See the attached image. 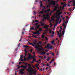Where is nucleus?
<instances>
[{
  "label": "nucleus",
  "instance_id": "obj_60",
  "mask_svg": "<svg viewBox=\"0 0 75 75\" xmlns=\"http://www.w3.org/2000/svg\"><path fill=\"white\" fill-rule=\"evenodd\" d=\"M62 12H61L60 13H59V15H61V14H62Z\"/></svg>",
  "mask_w": 75,
  "mask_h": 75
},
{
  "label": "nucleus",
  "instance_id": "obj_14",
  "mask_svg": "<svg viewBox=\"0 0 75 75\" xmlns=\"http://www.w3.org/2000/svg\"><path fill=\"white\" fill-rule=\"evenodd\" d=\"M23 47L26 48H29V46L27 45H24L23 46Z\"/></svg>",
  "mask_w": 75,
  "mask_h": 75
},
{
  "label": "nucleus",
  "instance_id": "obj_11",
  "mask_svg": "<svg viewBox=\"0 0 75 75\" xmlns=\"http://www.w3.org/2000/svg\"><path fill=\"white\" fill-rule=\"evenodd\" d=\"M65 29L64 28L63 30V31H62V35H64V33H65Z\"/></svg>",
  "mask_w": 75,
  "mask_h": 75
},
{
  "label": "nucleus",
  "instance_id": "obj_59",
  "mask_svg": "<svg viewBox=\"0 0 75 75\" xmlns=\"http://www.w3.org/2000/svg\"><path fill=\"white\" fill-rule=\"evenodd\" d=\"M45 16H46V15H45L44 14L43 16V17H45Z\"/></svg>",
  "mask_w": 75,
  "mask_h": 75
},
{
  "label": "nucleus",
  "instance_id": "obj_40",
  "mask_svg": "<svg viewBox=\"0 0 75 75\" xmlns=\"http://www.w3.org/2000/svg\"><path fill=\"white\" fill-rule=\"evenodd\" d=\"M35 48H36L37 49H38V47H37V45H36V46L35 47Z\"/></svg>",
  "mask_w": 75,
  "mask_h": 75
},
{
  "label": "nucleus",
  "instance_id": "obj_12",
  "mask_svg": "<svg viewBox=\"0 0 75 75\" xmlns=\"http://www.w3.org/2000/svg\"><path fill=\"white\" fill-rule=\"evenodd\" d=\"M29 56L28 57V58H32V57L31 56V54H29Z\"/></svg>",
  "mask_w": 75,
  "mask_h": 75
},
{
  "label": "nucleus",
  "instance_id": "obj_55",
  "mask_svg": "<svg viewBox=\"0 0 75 75\" xmlns=\"http://www.w3.org/2000/svg\"><path fill=\"white\" fill-rule=\"evenodd\" d=\"M42 21H45V19H44V18H43V19H42Z\"/></svg>",
  "mask_w": 75,
  "mask_h": 75
},
{
  "label": "nucleus",
  "instance_id": "obj_13",
  "mask_svg": "<svg viewBox=\"0 0 75 75\" xmlns=\"http://www.w3.org/2000/svg\"><path fill=\"white\" fill-rule=\"evenodd\" d=\"M43 50V48H38V51H41V50Z\"/></svg>",
  "mask_w": 75,
  "mask_h": 75
},
{
  "label": "nucleus",
  "instance_id": "obj_28",
  "mask_svg": "<svg viewBox=\"0 0 75 75\" xmlns=\"http://www.w3.org/2000/svg\"><path fill=\"white\" fill-rule=\"evenodd\" d=\"M73 1H74V0H72L70 1H69L68 3H71V2H73Z\"/></svg>",
  "mask_w": 75,
  "mask_h": 75
},
{
  "label": "nucleus",
  "instance_id": "obj_48",
  "mask_svg": "<svg viewBox=\"0 0 75 75\" xmlns=\"http://www.w3.org/2000/svg\"><path fill=\"white\" fill-rule=\"evenodd\" d=\"M37 68V69H40V68H39V67H36Z\"/></svg>",
  "mask_w": 75,
  "mask_h": 75
},
{
  "label": "nucleus",
  "instance_id": "obj_30",
  "mask_svg": "<svg viewBox=\"0 0 75 75\" xmlns=\"http://www.w3.org/2000/svg\"><path fill=\"white\" fill-rule=\"evenodd\" d=\"M49 30L50 31L49 32L50 33H52V30L49 29Z\"/></svg>",
  "mask_w": 75,
  "mask_h": 75
},
{
  "label": "nucleus",
  "instance_id": "obj_43",
  "mask_svg": "<svg viewBox=\"0 0 75 75\" xmlns=\"http://www.w3.org/2000/svg\"><path fill=\"white\" fill-rule=\"evenodd\" d=\"M50 6L49 5H47V8H48V7H50Z\"/></svg>",
  "mask_w": 75,
  "mask_h": 75
},
{
  "label": "nucleus",
  "instance_id": "obj_20",
  "mask_svg": "<svg viewBox=\"0 0 75 75\" xmlns=\"http://www.w3.org/2000/svg\"><path fill=\"white\" fill-rule=\"evenodd\" d=\"M41 23H42L41 25L42 26H44V25L45 24V23H42L41 22Z\"/></svg>",
  "mask_w": 75,
  "mask_h": 75
},
{
  "label": "nucleus",
  "instance_id": "obj_47",
  "mask_svg": "<svg viewBox=\"0 0 75 75\" xmlns=\"http://www.w3.org/2000/svg\"><path fill=\"white\" fill-rule=\"evenodd\" d=\"M20 45H21L20 44H19L18 45V47H20Z\"/></svg>",
  "mask_w": 75,
  "mask_h": 75
},
{
  "label": "nucleus",
  "instance_id": "obj_31",
  "mask_svg": "<svg viewBox=\"0 0 75 75\" xmlns=\"http://www.w3.org/2000/svg\"><path fill=\"white\" fill-rule=\"evenodd\" d=\"M27 66H23V68H27Z\"/></svg>",
  "mask_w": 75,
  "mask_h": 75
},
{
  "label": "nucleus",
  "instance_id": "obj_36",
  "mask_svg": "<svg viewBox=\"0 0 75 75\" xmlns=\"http://www.w3.org/2000/svg\"><path fill=\"white\" fill-rule=\"evenodd\" d=\"M28 44H29L30 45H32V44H33V43H32L30 42H28Z\"/></svg>",
  "mask_w": 75,
  "mask_h": 75
},
{
  "label": "nucleus",
  "instance_id": "obj_23",
  "mask_svg": "<svg viewBox=\"0 0 75 75\" xmlns=\"http://www.w3.org/2000/svg\"><path fill=\"white\" fill-rule=\"evenodd\" d=\"M45 37H44V35H42L41 38L42 39H44Z\"/></svg>",
  "mask_w": 75,
  "mask_h": 75
},
{
  "label": "nucleus",
  "instance_id": "obj_63",
  "mask_svg": "<svg viewBox=\"0 0 75 75\" xmlns=\"http://www.w3.org/2000/svg\"><path fill=\"white\" fill-rule=\"evenodd\" d=\"M37 32H38V33H40V30H38L37 31Z\"/></svg>",
  "mask_w": 75,
  "mask_h": 75
},
{
  "label": "nucleus",
  "instance_id": "obj_34",
  "mask_svg": "<svg viewBox=\"0 0 75 75\" xmlns=\"http://www.w3.org/2000/svg\"><path fill=\"white\" fill-rule=\"evenodd\" d=\"M21 60V61H23V59L21 58V59H19V60Z\"/></svg>",
  "mask_w": 75,
  "mask_h": 75
},
{
  "label": "nucleus",
  "instance_id": "obj_61",
  "mask_svg": "<svg viewBox=\"0 0 75 75\" xmlns=\"http://www.w3.org/2000/svg\"><path fill=\"white\" fill-rule=\"evenodd\" d=\"M25 54H27V51H25Z\"/></svg>",
  "mask_w": 75,
  "mask_h": 75
},
{
  "label": "nucleus",
  "instance_id": "obj_21",
  "mask_svg": "<svg viewBox=\"0 0 75 75\" xmlns=\"http://www.w3.org/2000/svg\"><path fill=\"white\" fill-rule=\"evenodd\" d=\"M36 67H38V66H39V64H37L35 66Z\"/></svg>",
  "mask_w": 75,
  "mask_h": 75
},
{
  "label": "nucleus",
  "instance_id": "obj_58",
  "mask_svg": "<svg viewBox=\"0 0 75 75\" xmlns=\"http://www.w3.org/2000/svg\"><path fill=\"white\" fill-rule=\"evenodd\" d=\"M39 16L41 17V15H39Z\"/></svg>",
  "mask_w": 75,
  "mask_h": 75
},
{
  "label": "nucleus",
  "instance_id": "obj_41",
  "mask_svg": "<svg viewBox=\"0 0 75 75\" xmlns=\"http://www.w3.org/2000/svg\"><path fill=\"white\" fill-rule=\"evenodd\" d=\"M40 53H41V54H43L44 53V52L43 51H42L41 52H40Z\"/></svg>",
  "mask_w": 75,
  "mask_h": 75
},
{
  "label": "nucleus",
  "instance_id": "obj_18",
  "mask_svg": "<svg viewBox=\"0 0 75 75\" xmlns=\"http://www.w3.org/2000/svg\"><path fill=\"white\" fill-rule=\"evenodd\" d=\"M25 65H28V66H30V65L31 64H28V63H24V64Z\"/></svg>",
  "mask_w": 75,
  "mask_h": 75
},
{
  "label": "nucleus",
  "instance_id": "obj_22",
  "mask_svg": "<svg viewBox=\"0 0 75 75\" xmlns=\"http://www.w3.org/2000/svg\"><path fill=\"white\" fill-rule=\"evenodd\" d=\"M55 8L57 10V8H59V7H58V6H55Z\"/></svg>",
  "mask_w": 75,
  "mask_h": 75
},
{
  "label": "nucleus",
  "instance_id": "obj_19",
  "mask_svg": "<svg viewBox=\"0 0 75 75\" xmlns=\"http://www.w3.org/2000/svg\"><path fill=\"white\" fill-rule=\"evenodd\" d=\"M36 33V34H38V35H40V33H38V32L37 31L35 32Z\"/></svg>",
  "mask_w": 75,
  "mask_h": 75
},
{
  "label": "nucleus",
  "instance_id": "obj_10",
  "mask_svg": "<svg viewBox=\"0 0 75 75\" xmlns=\"http://www.w3.org/2000/svg\"><path fill=\"white\" fill-rule=\"evenodd\" d=\"M40 25H39L38 26H37L36 27V28L35 29V30H37V29H39V28H40Z\"/></svg>",
  "mask_w": 75,
  "mask_h": 75
},
{
  "label": "nucleus",
  "instance_id": "obj_39",
  "mask_svg": "<svg viewBox=\"0 0 75 75\" xmlns=\"http://www.w3.org/2000/svg\"><path fill=\"white\" fill-rule=\"evenodd\" d=\"M52 34H53V35H54V34H55V32L52 31Z\"/></svg>",
  "mask_w": 75,
  "mask_h": 75
},
{
  "label": "nucleus",
  "instance_id": "obj_51",
  "mask_svg": "<svg viewBox=\"0 0 75 75\" xmlns=\"http://www.w3.org/2000/svg\"><path fill=\"white\" fill-rule=\"evenodd\" d=\"M30 52H32V49L30 50Z\"/></svg>",
  "mask_w": 75,
  "mask_h": 75
},
{
  "label": "nucleus",
  "instance_id": "obj_57",
  "mask_svg": "<svg viewBox=\"0 0 75 75\" xmlns=\"http://www.w3.org/2000/svg\"><path fill=\"white\" fill-rule=\"evenodd\" d=\"M65 19V17H63L62 18V20H64Z\"/></svg>",
  "mask_w": 75,
  "mask_h": 75
},
{
  "label": "nucleus",
  "instance_id": "obj_46",
  "mask_svg": "<svg viewBox=\"0 0 75 75\" xmlns=\"http://www.w3.org/2000/svg\"><path fill=\"white\" fill-rule=\"evenodd\" d=\"M22 41V40H21V39H20V40L19 41V42H21Z\"/></svg>",
  "mask_w": 75,
  "mask_h": 75
},
{
  "label": "nucleus",
  "instance_id": "obj_52",
  "mask_svg": "<svg viewBox=\"0 0 75 75\" xmlns=\"http://www.w3.org/2000/svg\"><path fill=\"white\" fill-rule=\"evenodd\" d=\"M22 70L23 71H25V69H22Z\"/></svg>",
  "mask_w": 75,
  "mask_h": 75
},
{
  "label": "nucleus",
  "instance_id": "obj_1",
  "mask_svg": "<svg viewBox=\"0 0 75 75\" xmlns=\"http://www.w3.org/2000/svg\"><path fill=\"white\" fill-rule=\"evenodd\" d=\"M48 1L49 4V5H55V1L52 0H51L50 1V0H47Z\"/></svg>",
  "mask_w": 75,
  "mask_h": 75
},
{
  "label": "nucleus",
  "instance_id": "obj_26",
  "mask_svg": "<svg viewBox=\"0 0 75 75\" xmlns=\"http://www.w3.org/2000/svg\"><path fill=\"white\" fill-rule=\"evenodd\" d=\"M39 29V31H40V32H41V31H42V29L41 28H40Z\"/></svg>",
  "mask_w": 75,
  "mask_h": 75
},
{
  "label": "nucleus",
  "instance_id": "obj_24",
  "mask_svg": "<svg viewBox=\"0 0 75 75\" xmlns=\"http://www.w3.org/2000/svg\"><path fill=\"white\" fill-rule=\"evenodd\" d=\"M38 23H35V25L36 26H37V25H38Z\"/></svg>",
  "mask_w": 75,
  "mask_h": 75
},
{
  "label": "nucleus",
  "instance_id": "obj_5",
  "mask_svg": "<svg viewBox=\"0 0 75 75\" xmlns=\"http://www.w3.org/2000/svg\"><path fill=\"white\" fill-rule=\"evenodd\" d=\"M49 27V26L47 25H45V26L43 27V28H46V31H48V27Z\"/></svg>",
  "mask_w": 75,
  "mask_h": 75
},
{
  "label": "nucleus",
  "instance_id": "obj_6",
  "mask_svg": "<svg viewBox=\"0 0 75 75\" xmlns=\"http://www.w3.org/2000/svg\"><path fill=\"white\" fill-rule=\"evenodd\" d=\"M47 12V10L45 11V12H44V11L43 10H42V11H40V14H44V13L45 12V13H46Z\"/></svg>",
  "mask_w": 75,
  "mask_h": 75
},
{
  "label": "nucleus",
  "instance_id": "obj_17",
  "mask_svg": "<svg viewBox=\"0 0 75 75\" xmlns=\"http://www.w3.org/2000/svg\"><path fill=\"white\" fill-rule=\"evenodd\" d=\"M35 23H40V22L38 21V20H35Z\"/></svg>",
  "mask_w": 75,
  "mask_h": 75
},
{
  "label": "nucleus",
  "instance_id": "obj_15",
  "mask_svg": "<svg viewBox=\"0 0 75 75\" xmlns=\"http://www.w3.org/2000/svg\"><path fill=\"white\" fill-rule=\"evenodd\" d=\"M50 54H51V55H52L53 56H54V52H51L49 53Z\"/></svg>",
  "mask_w": 75,
  "mask_h": 75
},
{
  "label": "nucleus",
  "instance_id": "obj_38",
  "mask_svg": "<svg viewBox=\"0 0 75 75\" xmlns=\"http://www.w3.org/2000/svg\"><path fill=\"white\" fill-rule=\"evenodd\" d=\"M33 13H34V14H36V12H35V11H33Z\"/></svg>",
  "mask_w": 75,
  "mask_h": 75
},
{
  "label": "nucleus",
  "instance_id": "obj_29",
  "mask_svg": "<svg viewBox=\"0 0 75 75\" xmlns=\"http://www.w3.org/2000/svg\"><path fill=\"white\" fill-rule=\"evenodd\" d=\"M28 71L29 73H30V74L32 72L30 70H29Z\"/></svg>",
  "mask_w": 75,
  "mask_h": 75
},
{
  "label": "nucleus",
  "instance_id": "obj_37",
  "mask_svg": "<svg viewBox=\"0 0 75 75\" xmlns=\"http://www.w3.org/2000/svg\"><path fill=\"white\" fill-rule=\"evenodd\" d=\"M62 35H59V38H61V37H62Z\"/></svg>",
  "mask_w": 75,
  "mask_h": 75
},
{
  "label": "nucleus",
  "instance_id": "obj_50",
  "mask_svg": "<svg viewBox=\"0 0 75 75\" xmlns=\"http://www.w3.org/2000/svg\"><path fill=\"white\" fill-rule=\"evenodd\" d=\"M45 39H46V40H48V38H47V37H46V38H45Z\"/></svg>",
  "mask_w": 75,
  "mask_h": 75
},
{
  "label": "nucleus",
  "instance_id": "obj_9",
  "mask_svg": "<svg viewBox=\"0 0 75 75\" xmlns=\"http://www.w3.org/2000/svg\"><path fill=\"white\" fill-rule=\"evenodd\" d=\"M39 3L40 4V7H43V6H43V5L42 4V1H40Z\"/></svg>",
  "mask_w": 75,
  "mask_h": 75
},
{
  "label": "nucleus",
  "instance_id": "obj_33",
  "mask_svg": "<svg viewBox=\"0 0 75 75\" xmlns=\"http://www.w3.org/2000/svg\"><path fill=\"white\" fill-rule=\"evenodd\" d=\"M39 44H41V45H42V42H41V41H39Z\"/></svg>",
  "mask_w": 75,
  "mask_h": 75
},
{
  "label": "nucleus",
  "instance_id": "obj_56",
  "mask_svg": "<svg viewBox=\"0 0 75 75\" xmlns=\"http://www.w3.org/2000/svg\"><path fill=\"white\" fill-rule=\"evenodd\" d=\"M54 19H52L51 20V21H54Z\"/></svg>",
  "mask_w": 75,
  "mask_h": 75
},
{
  "label": "nucleus",
  "instance_id": "obj_49",
  "mask_svg": "<svg viewBox=\"0 0 75 75\" xmlns=\"http://www.w3.org/2000/svg\"><path fill=\"white\" fill-rule=\"evenodd\" d=\"M62 30V27L60 26V30Z\"/></svg>",
  "mask_w": 75,
  "mask_h": 75
},
{
  "label": "nucleus",
  "instance_id": "obj_4",
  "mask_svg": "<svg viewBox=\"0 0 75 75\" xmlns=\"http://www.w3.org/2000/svg\"><path fill=\"white\" fill-rule=\"evenodd\" d=\"M45 48H49V49H51L52 48V46H50V45L49 44H47V46H45Z\"/></svg>",
  "mask_w": 75,
  "mask_h": 75
},
{
  "label": "nucleus",
  "instance_id": "obj_16",
  "mask_svg": "<svg viewBox=\"0 0 75 75\" xmlns=\"http://www.w3.org/2000/svg\"><path fill=\"white\" fill-rule=\"evenodd\" d=\"M51 43H52L53 45H55V44L54 43V40H53L51 42Z\"/></svg>",
  "mask_w": 75,
  "mask_h": 75
},
{
  "label": "nucleus",
  "instance_id": "obj_7",
  "mask_svg": "<svg viewBox=\"0 0 75 75\" xmlns=\"http://www.w3.org/2000/svg\"><path fill=\"white\" fill-rule=\"evenodd\" d=\"M57 9H56V8H54L53 10L54 11H56L57 13H60V12H61V11H59V10H57Z\"/></svg>",
  "mask_w": 75,
  "mask_h": 75
},
{
  "label": "nucleus",
  "instance_id": "obj_45",
  "mask_svg": "<svg viewBox=\"0 0 75 75\" xmlns=\"http://www.w3.org/2000/svg\"><path fill=\"white\" fill-rule=\"evenodd\" d=\"M40 60H38V61H36V62H40Z\"/></svg>",
  "mask_w": 75,
  "mask_h": 75
},
{
  "label": "nucleus",
  "instance_id": "obj_27",
  "mask_svg": "<svg viewBox=\"0 0 75 75\" xmlns=\"http://www.w3.org/2000/svg\"><path fill=\"white\" fill-rule=\"evenodd\" d=\"M63 26L64 27V28L65 29V28L66 27V26H65V24H64V23H63Z\"/></svg>",
  "mask_w": 75,
  "mask_h": 75
},
{
  "label": "nucleus",
  "instance_id": "obj_3",
  "mask_svg": "<svg viewBox=\"0 0 75 75\" xmlns=\"http://www.w3.org/2000/svg\"><path fill=\"white\" fill-rule=\"evenodd\" d=\"M51 16V14L50 13H47L46 15V17H43L44 19L45 20L47 18H48L49 17H50Z\"/></svg>",
  "mask_w": 75,
  "mask_h": 75
},
{
  "label": "nucleus",
  "instance_id": "obj_53",
  "mask_svg": "<svg viewBox=\"0 0 75 75\" xmlns=\"http://www.w3.org/2000/svg\"><path fill=\"white\" fill-rule=\"evenodd\" d=\"M46 66H49V64H48V63H47Z\"/></svg>",
  "mask_w": 75,
  "mask_h": 75
},
{
  "label": "nucleus",
  "instance_id": "obj_2",
  "mask_svg": "<svg viewBox=\"0 0 75 75\" xmlns=\"http://www.w3.org/2000/svg\"><path fill=\"white\" fill-rule=\"evenodd\" d=\"M55 17L56 18H57V19L56 21V22L58 23V20H59V18H60V16H59V14H57Z\"/></svg>",
  "mask_w": 75,
  "mask_h": 75
},
{
  "label": "nucleus",
  "instance_id": "obj_42",
  "mask_svg": "<svg viewBox=\"0 0 75 75\" xmlns=\"http://www.w3.org/2000/svg\"><path fill=\"white\" fill-rule=\"evenodd\" d=\"M54 59H53L52 60V62H54Z\"/></svg>",
  "mask_w": 75,
  "mask_h": 75
},
{
  "label": "nucleus",
  "instance_id": "obj_62",
  "mask_svg": "<svg viewBox=\"0 0 75 75\" xmlns=\"http://www.w3.org/2000/svg\"><path fill=\"white\" fill-rule=\"evenodd\" d=\"M51 37H54V35H51Z\"/></svg>",
  "mask_w": 75,
  "mask_h": 75
},
{
  "label": "nucleus",
  "instance_id": "obj_64",
  "mask_svg": "<svg viewBox=\"0 0 75 75\" xmlns=\"http://www.w3.org/2000/svg\"><path fill=\"white\" fill-rule=\"evenodd\" d=\"M59 34H60V33H59H59H57V35H59Z\"/></svg>",
  "mask_w": 75,
  "mask_h": 75
},
{
  "label": "nucleus",
  "instance_id": "obj_32",
  "mask_svg": "<svg viewBox=\"0 0 75 75\" xmlns=\"http://www.w3.org/2000/svg\"><path fill=\"white\" fill-rule=\"evenodd\" d=\"M47 12H49V11H50V9H48L47 10H46Z\"/></svg>",
  "mask_w": 75,
  "mask_h": 75
},
{
  "label": "nucleus",
  "instance_id": "obj_8",
  "mask_svg": "<svg viewBox=\"0 0 75 75\" xmlns=\"http://www.w3.org/2000/svg\"><path fill=\"white\" fill-rule=\"evenodd\" d=\"M20 71H19V73L20 74H24V73L23 72V71L22 69H20Z\"/></svg>",
  "mask_w": 75,
  "mask_h": 75
},
{
  "label": "nucleus",
  "instance_id": "obj_44",
  "mask_svg": "<svg viewBox=\"0 0 75 75\" xmlns=\"http://www.w3.org/2000/svg\"><path fill=\"white\" fill-rule=\"evenodd\" d=\"M21 68H24V66L23 65H21Z\"/></svg>",
  "mask_w": 75,
  "mask_h": 75
},
{
  "label": "nucleus",
  "instance_id": "obj_54",
  "mask_svg": "<svg viewBox=\"0 0 75 75\" xmlns=\"http://www.w3.org/2000/svg\"><path fill=\"white\" fill-rule=\"evenodd\" d=\"M47 61H50V59H47Z\"/></svg>",
  "mask_w": 75,
  "mask_h": 75
},
{
  "label": "nucleus",
  "instance_id": "obj_35",
  "mask_svg": "<svg viewBox=\"0 0 75 75\" xmlns=\"http://www.w3.org/2000/svg\"><path fill=\"white\" fill-rule=\"evenodd\" d=\"M33 61L35 62H36L37 61L36 60V59H33Z\"/></svg>",
  "mask_w": 75,
  "mask_h": 75
},
{
  "label": "nucleus",
  "instance_id": "obj_25",
  "mask_svg": "<svg viewBox=\"0 0 75 75\" xmlns=\"http://www.w3.org/2000/svg\"><path fill=\"white\" fill-rule=\"evenodd\" d=\"M30 30H34V27H32V28H30Z\"/></svg>",
  "mask_w": 75,
  "mask_h": 75
}]
</instances>
